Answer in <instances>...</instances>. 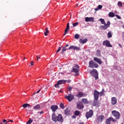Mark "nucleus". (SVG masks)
<instances>
[{
  "label": "nucleus",
  "instance_id": "obj_14",
  "mask_svg": "<svg viewBox=\"0 0 124 124\" xmlns=\"http://www.w3.org/2000/svg\"><path fill=\"white\" fill-rule=\"evenodd\" d=\"M97 121H98L99 123H102L104 120V115H100L97 118Z\"/></svg>",
  "mask_w": 124,
  "mask_h": 124
},
{
  "label": "nucleus",
  "instance_id": "obj_8",
  "mask_svg": "<svg viewBox=\"0 0 124 124\" xmlns=\"http://www.w3.org/2000/svg\"><path fill=\"white\" fill-rule=\"evenodd\" d=\"M93 116V110H90L89 111L86 112V117L87 119L92 118Z\"/></svg>",
  "mask_w": 124,
  "mask_h": 124
},
{
  "label": "nucleus",
  "instance_id": "obj_11",
  "mask_svg": "<svg viewBox=\"0 0 124 124\" xmlns=\"http://www.w3.org/2000/svg\"><path fill=\"white\" fill-rule=\"evenodd\" d=\"M65 98L66 99H67L68 101H71L74 99V95H72V94H69L68 96H65Z\"/></svg>",
  "mask_w": 124,
  "mask_h": 124
},
{
  "label": "nucleus",
  "instance_id": "obj_41",
  "mask_svg": "<svg viewBox=\"0 0 124 124\" xmlns=\"http://www.w3.org/2000/svg\"><path fill=\"white\" fill-rule=\"evenodd\" d=\"M61 50H62V47H59V48H58V49L57 50V51L56 52V54H57V53H59V52H60V51H61Z\"/></svg>",
  "mask_w": 124,
  "mask_h": 124
},
{
  "label": "nucleus",
  "instance_id": "obj_22",
  "mask_svg": "<svg viewBox=\"0 0 124 124\" xmlns=\"http://www.w3.org/2000/svg\"><path fill=\"white\" fill-rule=\"evenodd\" d=\"M81 102L83 104H88V103H89L88 99L85 98L81 99Z\"/></svg>",
  "mask_w": 124,
  "mask_h": 124
},
{
  "label": "nucleus",
  "instance_id": "obj_37",
  "mask_svg": "<svg viewBox=\"0 0 124 124\" xmlns=\"http://www.w3.org/2000/svg\"><path fill=\"white\" fill-rule=\"evenodd\" d=\"M104 93H105L104 89H103L102 91L100 93H99L100 96H102V95H103V94Z\"/></svg>",
  "mask_w": 124,
  "mask_h": 124
},
{
  "label": "nucleus",
  "instance_id": "obj_36",
  "mask_svg": "<svg viewBox=\"0 0 124 124\" xmlns=\"http://www.w3.org/2000/svg\"><path fill=\"white\" fill-rule=\"evenodd\" d=\"M117 4L118 6H120V7H123V3H122V2L118 1Z\"/></svg>",
  "mask_w": 124,
  "mask_h": 124
},
{
  "label": "nucleus",
  "instance_id": "obj_45",
  "mask_svg": "<svg viewBox=\"0 0 124 124\" xmlns=\"http://www.w3.org/2000/svg\"><path fill=\"white\" fill-rule=\"evenodd\" d=\"M59 85L60 84H59V83L57 82V84L55 85V88H58L59 87Z\"/></svg>",
  "mask_w": 124,
  "mask_h": 124
},
{
  "label": "nucleus",
  "instance_id": "obj_40",
  "mask_svg": "<svg viewBox=\"0 0 124 124\" xmlns=\"http://www.w3.org/2000/svg\"><path fill=\"white\" fill-rule=\"evenodd\" d=\"M72 90V87L70 86L68 88V91L69 92H70Z\"/></svg>",
  "mask_w": 124,
  "mask_h": 124
},
{
  "label": "nucleus",
  "instance_id": "obj_12",
  "mask_svg": "<svg viewBox=\"0 0 124 124\" xmlns=\"http://www.w3.org/2000/svg\"><path fill=\"white\" fill-rule=\"evenodd\" d=\"M93 61L94 62H97V63H98L99 64H102V61H101V59L97 57H94Z\"/></svg>",
  "mask_w": 124,
  "mask_h": 124
},
{
  "label": "nucleus",
  "instance_id": "obj_4",
  "mask_svg": "<svg viewBox=\"0 0 124 124\" xmlns=\"http://www.w3.org/2000/svg\"><path fill=\"white\" fill-rule=\"evenodd\" d=\"M89 66L90 68H97L98 67V64L95 63L93 61H90Z\"/></svg>",
  "mask_w": 124,
  "mask_h": 124
},
{
  "label": "nucleus",
  "instance_id": "obj_32",
  "mask_svg": "<svg viewBox=\"0 0 124 124\" xmlns=\"http://www.w3.org/2000/svg\"><path fill=\"white\" fill-rule=\"evenodd\" d=\"M48 33H49V31L48 30V28H46V31L44 33V34L46 36H47L48 35Z\"/></svg>",
  "mask_w": 124,
  "mask_h": 124
},
{
  "label": "nucleus",
  "instance_id": "obj_57",
  "mask_svg": "<svg viewBox=\"0 0 124 124\" xmlns=\"http://www.w3.org/2000/svg\"><path fill=\"white\" fill-rule=\"evenodd\" d=\"M25 59H26V58H24V59H23V61H25Z\"/></svg>",
  "mask_w": 124,
  "mask_h": 124
},
{
  "label": "nucleus",
  "instance_id": "obj_51",
  "mask_svg": "<svg viewBox=\"0 0 124 124\" xmlns=\"http://www.w3.org/2000/svg\"><path fill=\"white\" fill-rule=\"evenodd\" d=\"M40 91H41V89H40L39 91H38L36 93H39L40 92Z\"/></svg>",
  "mask_w": 124,
  "mask_h": 124
},
{
  "label": "nucleus",
  "instance_id": "obj_26",
  "mask_svg": "<svg viewBox=\"0 0 124 124\" xmlns=\"http://www.w3.org/2000/svg\"><path fill=\"white\" fill-rule=\"evenodd\" d=\"M22 107H23V108H24V109H25V108H27V107H28L29 108H30L31 107V106L29 104H24L22 105Z\"/></svg>",
  "mask_w": 124,
  "mask_h": 124
},
{
  "label": "nucleus",
  "instance_id": "obj_30",
  "mask_svg": "<svg viewBox=\"0 0 124 124\" xmlns=\"http://www.w3.org/2000/svg\"><path fill=\"white\" fill-rule=\"evenodd\" d=\"M97 53H96V56L97 57H99L100 56H101V51H100V50L98 49L96 50Z\"/></svg>",
  "mask_w": 124,
  "mask_h": 124
},
{
  "label": "nucleus",
  "instance_id": "obj_15",
  "mask_svg": "<svg viewBox=\"0 0 124 124\" xmlns=\"http://www.w3.org/2000/svg\"><path fill=\"white\" fill-rule=\"evenodd\" d=\"M63 113L65 116H67V115L70 114V109L68 108H67L66 109L64 110Z\"/></svg>",
  "mask_w": 124,
  "mask_h": 124
},
{
  "label": "nucleus",
  "instance_id": "obj_47",
  "mask_svg": "<svg viewBox=\"0 0 124 124\" xmlns=\"http://www.w3.org/2000/svg\"><path fill=\"white\" fill-rule=\"evenodd\" d=\"M72 118L73 119H76V116L75 115H73V116H72Z\"/></svg>",
  "mask_w": 124,
  "mask_h": 124
},
{
  "label": "nucleus",
  "instance_id": "obj_1",
  "mask_svg": "<svg viewBox=\"0 0 124 124\" xmlns=\"http://www.w3.org/2000/svg\"><path fill=\"white\" fill-rule=\"evenodd\" d=\"M69 46V45H66L65 46L63 47L61 54H63L64 52H66V51H67V50H80V47L77 46H70L69 47L66 48Z\"/></svg>",
  "mask_w": 124,
  "mask_h": 124
},
{
  "label": "nucleus",
  "instance_id": "obj_54",
  "mask_svg": "<svg viewBox=\"0 0 124 124\" xmlns=\"http://www.w3.org/2000/svg\"><path fill=\"white\" fill-rule=\"evenodd\" d=\"M10 122H11V123H13V120H10Z\"/></svg>",
  "mask_w": 124,
  "mask_h": 124
},
{
  "label": "nucleus",
  "instance_id": "obj_23",
  "mask_svg": "<svg viewBox=\"0 0 124 124\" xmlns=\"http://www.w3.org/2000/svg\"><path fill=\"white\" fill-rule=\"evenodd\" d=\"M57 82L59 85H61L62 84H65V83H66V80L62 79L58 81Z\"/></svg>",
  "mask_w": 124,
  "mask_h": 124
},
{
  "label": "nucleus",
  "instance_id": "obj_6",
  "mask_svg": "<svg viewBox=\"0 0 124 124\" xmlns=\"http://www.w3.org/2000/svg\"><path fill=\"white\" fill-rule=\"evenodd\" d=\"M104 25H102L100 27V28H101L102 30L103 31H106V30L110 27V25H111V23H110L109 21H107V24L105 23V24H104Z\"/></svg>",
  "mask_w": 124,
  "mask_h": 124
},
{
  "label": "nucleus",
  "instance_id": "obj_28",
  "mask_svg": "<svg viewBox=\"0 0 124 124\" xmlns=\"http://www.w3.org/2000/svg\"><path fill=\"white\" fill-rule=\"evenodd\" d=\"M108 16L109 17H115V14L113 12H110L109 14H108Z\"/></svg>",
  "mask_w": 124,
  "mask_h": 124
},
{
  "label": "nucleus",
  "instance_id": "obj_13",
  "mask_svg": "<svg viewBox=\"0 0 124 124\" xmlns=\"http://www.w3.org/2000/svg\"><path fill=\"white\" fill-rule=\"evenodd\" d=\"M85 20L86 22H94V18L93 17H86L85 18Z\"/></svg>",
  "mask_w": 124,
  "mask_h": 124
},
{
  "label": "nucleus",
  "instance_id": "obj_2",
  "mask_svg": "<svg viewBox=\"0 0 124 124\" xmlns=\"http://www.w3.org/2000/svg\"><path fill=\"white\" fill-rule=\"evenodd\" d=\"M52 120L55 123H57V122H60V123H62L63 122V119L62 118V116L61 114H59L58 116H56L55 115H53L52 116Z\"/></svg>",
  "mask_w": 124,
  "mask_h": 124
},
{
  "label": "nucleus",
  "instance_id": "obj_43",
  "mask_svg": "<svg viewBox=\"0 0 124 124\" xmlns=\"http://www.w3.org/2000/svg\"><path fill=\"white\" fill-rule=\"evenodd\" d=\"M75 67L76 68H79L80 66H79V65L78 64H76V65H75Z\"/></svg>",
  "mask_w": 124,
  "mask_h": 124
},
{
  "label": "nucleus",
  "instance_id": "obj_20",
  "mask_svg": "<svg viewBox=\"0 0 124 124\" xmlns=\"http://www.w3.org/2000/svg\"><path fill=\"white\" fill-rule=\"evenodd\" d=\"M72 72H75L76 75H79V69H76L75 68H73Z\"/></svg>",
  "mask_w": 124,
  "mask_h": 124
},
{
  "label": "nucleus",
  "instance_id": "obj_9",
  "mask_svg": "<svg viewBox=\"0 0 124 124\" xmlns=\"http://www.w3.org/2000/svg\"><path fill=\"white\" fill-rule=\"evenodd\" d=\"M102 45L106 46V47H112V45L110 43V41L107 40L103 42Z\"/></svg>",
  "mask_w": 124,
  "mask_h": 124
},
{
  "label": "nucleus",
  "instance_id": "obj_44",
  "mask_svg": "<svg viewBox=\"0 0 124 124\" xmlns=\"http://www.w3.org/2000/svg\"><path fill=\"white\" fill-rule=\"evenodd\" d=\"M31 64V66H32L33 65V63H34V62H33V61H31V62H30Z\"/></svg>",
  "mask_w": 124,
  "mask_h": 124
},
{
  "label": "nucleus",
  "instance_id": "obj_25",
  "mask_svg": "<svg viewBox=\"0 0 124 124\" xmlns=\"http://www.w3.org/2000/svg\"><path fill=\"white\" fill-rule=\"evenodd\" d=\"M34 110H40V105L38 104L33 107Z\"/></svg>",
  "mask_w": 124,
  "mask_h": 124
},
{
  "label": "nucleus",
  "instance_id": "obj_53",
  "mask_svg": "<svg viewBox=\"0 0 124 124\" xmlns=\"http://www.w3.org/2000/svg\"><path fill=\"white\" fill-rule=\"evenodd\" d=\"M9 122H10V121H7L4 124H8V123H9Z\"/></svg>",
  "mask_w": 124,
  "mask_h": 124
},
{
  "label": "nucleus",
  "instance_id": "obj_42",
  "mask_svg": "<svg viewBox=\"0 0 124 124\" xmlns=\"http://www.w3.org/2000/svg\"><path fill=\"white\" fill-rule=\"evenodd\" d=\"M115 16L117 17V19H122V17H121L120 16H119V15H115Z\"/></svg>",
  "mask_w": 124,
  "mask_h": 124
},
{
  "label": "nucleus",
  "instance_id": "obj_19",
  "mask_svg": "<svg viewBox=\"0 0 124 124\" xmlns=\"http://www.w3.org/2000/svg\"><path fill=\"white\" fill-rule=\"evenodd\" d=\"M116 103H117V98H116L115 97H112L111 104H112V105H115V104H116Z\"/></svg>",
  "mask_w": 124,
  "mask_h": 124
},
{
  "label": "nucleus",
  "instance_id": "obj_58",
  "mask_svg": "<svg viewBox=\"0 0 124 124\" xmlns=\"http://www.w3.org/2000/svg\"><path fill=\"white\" fill-rule=\"evenodd\" d=\"M78 4L76 6L77 7V6H78Z\"/></svg>",
  "mask_w": 124,
  "mask_h": 124
},
{
  "label": "nucleus",
  "instance_id": "obj_24",
  "mask_svg": "<svg viewBox=\"0 0 124 124\" xmlns=\"http://www.w3.org/2000/svg\"><path fill=\"white\" fill-rule=\"evenodd\" d=\"M111 122H112V117H109L106 120V124H111Z\"/></svg>",
  "mask_w": 124,
  "mask_h": 124
},
{
  "label": "nucleus",
  "instance_id": "obj_3",
  "mask_svg": "<svg viewBox=\"0 0 124 124\" xmlns=\"http://www.w3.org/2000/svg\"><path fill=\"white\" fill-rule=\"evenodd\" d=\"M90 74L93 77L95 78V80L98 79V72L97 70L95 69H93L91 72Z\"/></svg>",
  "mask_w": 124,
  "mask_h": 124
},
{
  "label": "nucleus",
  "instance_id": "obj_55",
  "mask_svg": "<svg viewBox=\"0 0 124 124\" xmlns=\"http://www.w3.org/2000/svg\"><path fill=\"white\" fill-rule=\"evenodd\" d=\"M0 124H3V122H1Z\"/></svg>",
  "mask_w": 124,
  "mask_h": 124
},
{
  "label": "nucleus",
  "instance_id": "obj_33",
  "mask_svg": "<svg viewBox=\"0 0 124 124\" xmlns=\"http://www.w3.org/2000/svg\"><path fill=\"white\" fill-rule=\"evenodd\" d=\"M75 116H79L80 115V111L76 110L75 111Z\"/></svg>",
  "mask_w": 124,
  "mask_h": 124
},
{
  "label": "nucleus",
  "instance_id": "obj_16",
  "mask_svg": "<svg viewBox=\"0 0 124 124\" xmlns=\"http://www.w3.org/2000/svg\"><path fill=\"white\" fill-rule=\"evenodd\" d=\"M51 109L52 110V112H56L58 109V107L57 105H53L51 107Z\"/></svg>",
  "mask_w": 124,
  "mask_h": 124
},
{
  "label": "nucleus",
  "instance_id": "obj_34",
  "mask_svg": "<svg viewBox=\"0 0 124 124\" xmlns=\"http://www.w3.org/2000/svg\"><path fill=\"white\" fill-rule=\"evenodd\" d=\"M75 38L76 39H79L80 38V35L79 34H76L75 35Z\"/></svg>",
  "mask_w": 124,
  "mask_h": 124
},
{
  "label": "nucleus",
  "instance_id": "obj_56",
  "mask_svg": "<svg viewBox=\"0 0 124 124\" xmlns=\"http://www.w3.org/2000/svg\"><path fill=\"white\" fill-rule=\"evenodd\" d=\"M122 28L124 29V25L122 26Z\"/></svg>",
  "mask_w": 124,
  "mask_h": 124
},
{
  "label": "nucleus",
  "instance_id": "obj_5",
  "mask_svg": "<svg viewBox=\"0 0 124 124\" xmlns=\"http://www.w3.org/2000/svg\"><path fill=\"white\" fill-rule=\"evenodd\" d=\"M112 115L115 119L117 120H119L120 119V117H121V114L119 111H117L116 110H113L111 112Z\"/></svg>",
  "mask_w": 124,
  "mask_h": 124
},
{
  "label": "nucleus",
  "instance_id": "obj_46",
  "mask_svg": "<svg viewBox=\"0 0 124 124\" xmlns=\"http://www.w3.org/2000/svg\"><path fill=\"white\" fill-rule=\"evenodd\" d=\"M43 113H44V112H43V110H42V111H40V112H38V113H39V114H43Z\"/></svg>",
  "mask_w": 124,
  "mask_h": 124
},
{
  "label": "nucleus",
  "instance_id": "obj_35",
  "mask_svg": "<svg viewBox=\"0 0 124 124\" xmlns=\"http://www.w3.org/2000/svg\"><path fill=\"white\" fill-rule=\"evenodd\" d=\"M60 107L61 109H64V105H63V103H61L60 105Z\"/></svg>",
  "mask_w": 124,
  "mask_h": 124
},
{
  "label": "nucleus",
  "instance_id": "obj_52",
  "mask_svg": "<svg viewBox=\"0 0 124 124\" xmlns=\"http://www.w3.org/2000/svg\"><path fill=\"white\" fill-rule=\"evenodd\" d=\"M119 46H120L121 48L123 47V46L121 45V44H119Z\"/></svg>",
  "mask_w": 124,
  "mask_h": 124
},
{
  "label": "nucleus",
  "instance_id": "obj_10",
  "mask_svg": "<svg viewBox=\"0 0 124 124\" xmlns=\"http://www.w3.org/2000/svg\"><path fill=\"white\" fill-rule=\"evenodd\" d=\"M77 108L78 110H82V109L84 108V105L81 102H78L77 103Z\"/></svg>",
  "mask_w": 124,
  "mask_h": 124
},
{
  "label": "nucleus",
  "instance_id": "obj_21",
  "mask_svg": "<svg viewBox=\"0 0 124 124\" xmlns=\"http://www.w3.org/2000/svg\"><path fill=\"white\" fill-rule=\"evenodd\" d=\"M88 42V39H85L84 40L82 39H79V42L80 43H81V44H85V43H86V42Z\"/></svg>",
  "mask_w": 124,
  "mask_h": 124
},
{
  "label": "nucleus",
  "instance_id": "obj_31",
  "mask_svg": "<svg viewBox=\"0 0 124 124\" xmlns=\"http://www.w3.org/2000/svg\"><path fill=\"white\" fill-rule=\"evenodd\" d=\"M111 37H112V32L111 31H109L108 33V38H111Z\"/></svg>",
  "mask_w": 124,
  "mask_h": 124
},
{
  "label": "nucleus",
  "instance_id": "obj_59",
  "mask_svg": "<svg viewBox=\"0 0 124 124\" xmlns=\"http://www.w3.org/2000/svg\"><path fill=\"white\" fill-rule=\"evenodd\" d=\"M34 94H35V93H34Z\"/></svg>",
  "mask_w": 124,
  "mask_h": 124
},
{
  "label": "nucleus",
  "instance_id": "obj_29",
  "mask_svg": "<svg viewBox=\"0 0 124 124\" xmlns=\"http://www.w3.org/2000/svg\"><path fill=\"white\" fill-rule=\"evenodd\" d=\"M99 21H100V22H101V24H102V25H105V24H106V22H105V20L103 18H100L99 19Z\"/></svg>",
  "mask_w": 124,
  "mask_h": 124
},
{
  "label": "nucleus",
  "instance_id": "obj_50",
  "mask_svg": "<svg viewBox=\"0 0 124 124\" xmlns=\"http://www.w3.org/2000/svg\"><path fill=\"white\" fill-rule=\"evenodd\" d=\"M3 123H4V124H5V123H6V120L4 119V120H3Z\"/></svg>",
  "mask_w": 124,
  "mask_h": 124
},
{
  "label": "nucleus",
  "instance_id": "obj_38",
  "mask_svg": "<svg viewBox=\"0 0 124 124\" xmlns=\"http://www.w3.org/2000/svg\"><path fill=\"white\" fill-rule=\"evenodd\" d=\"M73 27H77L79 25V22H76L75 23H72Z\"/></svg>",
  "mask_w": 124,
  "mask_h": 124
},
{
  "label": "nucleus",
  "instance_id": "obj_17",
  "mask_svg": "<svg viewBox=\"0 0 124 124\" xmlns=\"http://www.w3.org/2000/svg\"><path fill=\"white\" fill-rule=\"evenodd\" d=\"M84 95H85V94L83 93V92H78V94L76 95V96L78 98H81V97H83Z\"/></svg>",
  "mask_w": 124,
  "mask_h": 124
},
{
  "label": "nucleus",
  "instance_id": "obj_7",
  "mask_svg": "<svg viewBox=\"0 0 124 124\" xmlns=\"http://www.w3.org/2000/svg\"><path fill=\"white\" fill-rule=\"evenodd\" d=\"M100 93L96 90H95L93 92L94 98L96 101L98 100V98L99 97V94Z\"/></svg>",
  "mask_w": 124,
  "mask_h": 124
},
{
  "label": "nucleus",
  "instance_id": "obj_48",
  "mask_svg": "<svg viewBox=\"0 0 124 124\" xmlns=\"http://www.w3.org/2000/svg\"><path fill=\"white\" fill-rule=\"evenodd\" d=\"M36 58H37V61H38V59H40V57H39L38 56H36Z\"/></svg>",
  "mask_w": 124,
  "mask_h": 124
},
{
  "label": "nucleus",
  "instance_id": "obj_18",
  "mask_svg": "<svg viewBox=\"0 0 124 124\" xmlns=\"http://www.w3.org/2000/svg\"><path fill=\"white\" fill-rule=\"evenodd\" d=\"M68 31H69V23H68L63 35H65L66 33H68Z\"/></svg>",
  "mask_w": 124,
  "mask_h": 124
},
{
  "label": "nucleus",
  "instance_id": "obj_27",
  "mask_svg": "<svg viewBox=\"0 0 124 124\" xmlns=\"http://www.w3.org/2000/svg\"><path fill=\"white\" fill-rule=\"evenodd\" d=\"M103 6L102 5H99L98 6V8H96L94 9V10L95 11H98V10H99L100 9H101L102 8Z\"/></svg>",
  "mask_w": 124,
  "mask_h": 124
},
{
  "label": "nucleus",
  "instance_id": "obj_49",
  "mask_svg": "<svg viewBox=\"0 0 124 124\" xmlns=\"http://www.w3.org/2000/svg\"><path fill=\"white\" fill-rule=\"evenodd\" d=\"M111 121H112V122H116V121H117V120L113 119V118H111Z\"/></svg>",
  "mask_w": 124,
  "mask_h": 124
},
{
  "label": "nucleus",
  "instance_id": "obj_39",
  "mask_svg": "<svg viewBox=\"0 0 124 124\" xmlns=\"http://www.w3.org/2000/svg\"><path fill=\"white\" fill-rule=\"evenodd\" d=\"M31 123H32V120L31 119H29L26 124H31Z\"/></svg>",
  "mask_w": 124,
  "mask_h": 124
}]
</instances>
